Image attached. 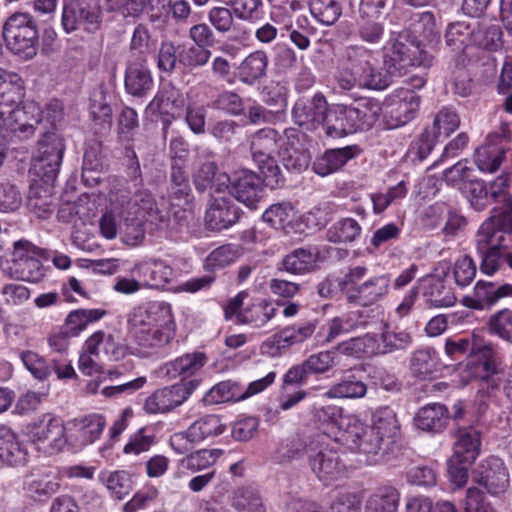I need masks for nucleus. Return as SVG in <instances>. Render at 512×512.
Masks as SVG:
<instances>
[{
    "instance_id": "1",
    "label": "nucleus",
    "mask_w": 512,
    "mask_h": 512,
    "mask_svg": "<svg viewBox=\"0 0 512 512\" xmlns=\"http://www.w3.org/2000/svg\"><path fill=\"white\" fill-rule=\"evenodd\" d=\"M420 27H423V34L426 38L438 35L433 14L421 13L418 23L414 24V30L400 31L384 47L383 64L389 72L401 76L411 68L428 69L434 64V56L425 50L422 42L415 35L416 32H419Z\"/></svg>"
},
{
    "instance_id": "2",
    "label": "nucleus",
    "mask_w": 512,
    "mask_h": 512,
    "mask_svg": "<svg viewBox=\"0 0 512 512\" xmlns=\"http://www.w3.org/2000/svg\"><path fill=\"white\" fill-rule=\"evenodd\" d=\"M382 107L374 98H360L351 105H337L328 110L324 129L329 137L340 138L370 129L381 115Z\"/></svg>"
},
{
    "instance_id": "3",
    "label": "nucleus",
    "mask_w": 512,
    "mask_h": 512,
    "mask_svg": "<svg viewBox=\"0 0 512 512\" xmlns=\"http://www.w3.org/2000/svg\"><path fill=\"white\" fill-rule=\"evenodd\" d=\"M464 372L470 381L478 382L477 397L482 410L486 404L481 398L493 396L501 386L493 344L480 342L474 337Z\"/></svg>"
},
{
    "instance_id": "4",
    "label": "nucleus",
    "mask_w": 512,
    "mask_h": 512,
    "mask_svg": "<svg viewBox=\"0 0 512 512\" xmlns=\"http://www.w3.org/2000/svg\"><path fill=\"white\" fill-rule=\"evenodd\" d=\"M126 210L131 215V225L127 224L125 242L136 245L144 238L141 222L147 221L158 229L169 227L170 217L167 208H160L152 194L146 190L137 191L127 202Z\"/></svg>"
},
{
    "instance_id": "5",
    "label": "nucleus",
    "mask_w": 512,
    "mask_h": 512,
    "mask_svg": "<svg viewBox=\"0 0 512 512\" xmlns=\"http://www.w3.org/2000/svg\"><path fill=\"white\" fill-rule=\"evenodd\" d=\"M282 139L283 134H279L273 128L260 129L251 137L252 158L264 176L265 185L272 189L284 182L281 170L274 159V155L279 153Z\"/></svg>"
},
{
    "instance_id": "6",
    "label": "nucleus",
    "mask_w": 512,
    "mask_h": 512,
    "mask_svg": "<svg viewBox=\"0 0 512 512\" xmlns=\"http://www.w3.org/2000/svg\"><path fill=\"white\" fill-rule=\"evenodd\" d=\"M7 48L23 59H31L37 53L38 30L28 13L11 15L3 26Z\"/></svg>"
},
{
    "instance_id": "7",
    "label": "nucleus",
    "mask_w": 512,
    "mask_h": 512,
    "mask_svg": "<svg viewBox=\"0 0 512 512\" xmlns=\"http://www.w3.org/2000/svg\"><path fill=\"white\" fill-rule=\"evenodd\" d=\"M197 385V381L179 382L154 391L144 403L148 414H164L182 405Z\"/></svg>"
},
{
    "instance_id": "8",
    "label": "nucleus",
    "mask_w": 512,
    "mask_h": 512,
    "mask_svg": "<svg viewBox=\"0 0 512 512\" xmlns=\"http://www.w3.org/2000/svg\"><path fill=\"white\" fill-rule=\"evenodd\" d=\"M101 11L98 6H91L85 0H65L62 8V27L67 33L76 31L81 26L88 32L99 29Z\"/></svg>"
},
{
    "instance_id": "9",
    "label": "nucleus",
    "mask_w": 512,
    "mask_h": 512,
    "mask_svg": "<svg viewBox=\"0 0 512 512\" xmlns=\"http://www.w3.org/2000/svg\"><path fill=\"white\" fill-rule=\"evenodd\" d=\"M27 436L34 444L47 443L50 453L62 451L67 444L63 421L50 414H45L39 421L28 425Z\"/></svg>"
},
{
    "instance_id": "10",
    "label": "nucleus",
    "mask_w": 512,
    "mask_h": 512,
    "mask_svg": "<svg viewBox=\"0 0 512 512\" xmlns=\"http://www.w3.org/2000/svg\"><path fill=\"white\" fill-rule=\"evenodd\" d=\"M172 317L170 305L165 302L153 301L135 307L128 317L129 334L133 336L165 322H172Z\"/></svg>"
},
{
    "instance_id": "11",
    "label": "nucleus",
    "mask_w": 512,
    "mask_h": 512,
    "mask_svg": "<svg viewBox=\"0 0 512 512\" xmlns=\"http://www.w3.org/2000/svg\"><path fill=\"white\" fill-rule=\"evenodd\" d=\"M502 234H512V200L493 207L490 217L476 232L475 246H486L501 239Z\"/></svg>"
},
{
    "instance_id": "12",
    "label": "nucleus",
    "mask_w": 512,
    "mask_h": 512,
    "mask_svg": "<svg viewBox=\"0 0 512 512\" xmlns=\"http://www.w3.org/2000/svg\"><path fill=\"white\" fill-rule=\"evenodd\" d=\"M215 194L211 193L205 213V223L210 230L221 231L239 221L241 209L230 195Z\"/></svg>"
},
{
    "instance_id": "13",
    "label": "nucleus",
    "mask_w": 512,
    "mask_h": 512,
    "mask_svg": "<svg viewBox=\"0 0 512 512\" xmlns=\"http://www.w3.org/2000/svg\"><path fill=\"white\" fill-rule=\"evenodd\" d=\"M305 135L295 128L285 129L279 156L283 166L288 171L300 173L307 169L310 163V153L304 147Z\"/></svg>"
},
{
    "instance_id": "14",
    "label": "nucleus",
    "mask_w": 512,
    "mask_h": 512,
    "mask_svg": "<svg viewBox=\"0 0 512 512\" xmlns=\"http://www.w3.org/2000/svg\"><path fill=\"white\" fill-rule=\"evenodd\" d=\"M229 193L239 202L250 209H256L263 197L264 177H259L255 172L242 169L233 175L230 180Z\"/></svg>"
},
{
    "instance_id": "15",
    "label": "nucleus",
    "mask_w": 512,
    "mask_h": 512,
    "mask_svg": "<svg viewBox=\"0 0 512 512\" xmlns=\"http://www.w3.org/2000/svg\"><path fill=\"white\" fill-rule=\"evenodd\" d=\"M329 106L326 98L321 93H316L312 98L298 99L292 109V117L296 124L307 130H315L325 125Z\"/></svg>"
},
{
    "instance_id": "16",
    "label": "nucleus",
    "mask_w": 512,
    "mask_h": 512,
    "mask_svg": "<svg viewBox=\"0 0 512 512\" xmlns=\"http://www.w3.org/2000/svg\"><path fill=\"white\" fill-rule=\"evenodd\" d=\"M307 455L312 471L321 481L335 480L344 471V465L338 452L327 446L314 444L308 448Z\"/></svg>"
},
{
    "instance_id": "17",
    "label": "nucleus",
    "mask_w": 512,
    "mask_h": 512,
    "mask_svg": "<svg viewBox=\"0 0 512 512\" xmlns=\"http://www.w3.org/2000/svg\"><path fill=\"white\" fill-rule=\"evenodd\" d=\"M474 481L491 495L504 493L509 486V474L504 462L495 456L482 461L475 471Z\"/></svg>"
},
{
    "instance_id": "18",
    "label": "nucleus",
    "mask_w": 512,
    "mask_h": 512,
    "mask_svg": "<svg viewBox=\"0 0 512 512\" xmlns=\"http://www.w3.org/2000/svg\"><path fill=\"white\" fill-rule=\"evenodd\" d=\"M501 239L495 240L486 246H476L481 257L480 269L487 275H492L500 268L501 261L512 269V234H502Z\"/></svg>"
},
{
    "instance_id": "19",
    "label": "nucleus",
    "mask_w": 512,
    "mask_h": 512,
    "mask_svg": "<svg viewBox=\"0 0 512 512\" xmlns=\"http://www.w3.org/2000/svg\"><path fill=\"white\" fill-rule=\"evenodd\" d=\"M5 131L12 133H24L25 136L32 135L35 126L41 121V111L34 102H27L23 105L12 107L5 104Z\"/></svg>"
},
{
    "instance_id": "20",
    "label": "nucleus",
    "mask_w": 512,
    "mask_h": 512,
    "mask_svg": "<svg viewBox=\"0 0 512 512\" xmlns=\"http://www.w3.org/2000/svg\"><path fill=\"white\" fill-rule=\"evenodd\" d=\"M512 298V284L479 280L473 290V295L465 297L467 307L483 310L490 309L500 300Z\"/></svg>"
},
{
    "instance_id": "21",
    "label": "nucleus",
    "mask_w": 512,
    "mask_h": 512,
    "mask_svg": "<svg viewBox=\"0 0 512 512\" xmlns=\"http://www.w3.org/2000/svg\"><path fill=\"white\" fill-rule=\"evenodd\" d=\"M449 268L441 266L424 279V296L434 307H450L455 304L456 297L448 284Z\"/></svg>"
},
{
    "instance_id": "22",
    "label": "nucleus",
    "mask_w": 512,
    "mask_h": 512,
    "mask_svg": "<svg viewBox=\"0 0 512 512\" xmlns=\"http://www.w3.org/2000/svg\"><path fill=\"white\" fill-rule=\"evenodd\" d=\"M354 450L367 455L371 464L388 461L397 452L398 445H387L379 431L366 426Z\"/></svg>"
},
{
    "instance_id": "23",
    "label": "nucleus",
    "mask_w": 512,
    "mask_h": 512,
    "mask_svg": "<svg viewBox=\"0 0 512 512\" xmlns=\"http://www.w3.org/2000/svg\"><path fill=\"white\" fill-rule=\"evenodd\" d=\"M192 178L196 189L204 192L208 188L212 193L222 194L229 188L230 177L220 173L215 161H204L194 168Z\"/></svg>"
},
{
    "instance_id": "24",
    "label": "nucleus",
    "mask_w": 512,
    "mask_h": 512,
    "mask_svg": "<svg viewBox=\"0 0 512 512\" xmlns=\"http://www.w3.org/2000/svg\"><path fill=\"white\" fill-rule=\"evenodd\" d=\"M125 90L133 97H145L154 86L151 71L144 61L130 62L125 71Z\"/></svg>"
},
{
    "instance_id": "25",
    "label": "nucleus",
    "mask_w": 512,
    "mask_h": 512,
    "mask_svg": "<svg viewBox=\"0 0 512 512\" xmlns=\"http://www.w3.org/2000/svg\"><path fill=\"white\" fill-rule=\"evenodd\" d=\"M288 512H360V499L353 493H341L333 500L329 511L315 502L298 499L289 503Z\"/></svg>"
},
{
    "instance_id": "26",
    "label": "nucleus",
    "mask_w": 512,
    "mask_h": 512,
    "mask_svg": "<svg viewBox=\"0 0 512 512\" xmlns=\"http://www.w3.org/2000/svg\"><path fill=\"white\" fill-rule=\"evenodd\" d=\"M390 278L388 275H378L354 288V293L348 294V300L361 305H371L383 298L389 291Z\"/></svg>"
},
{
    "instance_id": "27",
    "label": "nucleus",
    "mask_w": 512,
    "mask_h": 512,
    "mask_svg": "<svg viewBox=\"0 0 512 512\" xmlns=\"http://www.w3.org/2000/svg\"><path fill=\"white\" fill-rule=\"evenodd\" d=\"M359 152L360 149L357 146H346L328 150L314 161L313 170L320 176L329 175L342 168Z\"/></svg>"
},
{
    "instance_id": "28",
    "label": "nucleus",
    "mask_w": 512,
    "mask_h": 512,
    "mask_svg": "<svg viewBox=\"0 0 512 512\" xmlns=\"http://www.w3.org/2000/svg\"><path fill=\"white\" fill-rule=\"evenodd\" d=\"M133 273L143 277L146 284L159 287L172 280L174 270L163 260L148 259L136 264L133 268Z\"/></svg>"
},
{
    "instance_id": "29",
    "label": "nucleus",
    "mask_w": 512,
    "mask_h": 512,
    "mask_svg": "<svg viewBox=\"0 0 512 512\" xmlns=\"http://www.w3.org/2000/svg\"><path fill=\"white\" fill-rule=\"evenodd\" d=\"M449 418L445 405L431 403L419 409L415 416V424L423 431L439 433L446 428Z\"/></svg>"
},
{
    "instance_id": "30",
    "label": "nucleus",
    "mask_w": 512,
    "mask_h": 512,
    "mask_svg": "<svg viewBox=\"0 0 512 512\" xmlns=\"http://www.w3.org/2000/svg\"><path fill=\"white\" fill-rule=\"evenodd\" d=\"M481 432L475 427H460L457 441L454 444V456L464 459L466 463H474L480 454Z\"/></svg>"
},
{
    "instance_id": "31",
    "label": "nucleus",
    "mask_w": 512,
    "mask_h": 512,
    "mask_svg": "<svg viewBox=\"0 0 512 512\" xmlns=\"http://www.w3.org/2000/svg\"><path fill=\"white\" fill-rule=\"evenodd\" d=\"M26 462L27 452L18 442L15 433L6 426H0V463L19 466Z\"/></svg>"
},
{
    "instance_id": "32",
    "label": "nucleus",
    "mask_w": 512,
    "mask_h": 512,
    "mask_svg": "<svg viewBox=\"0 0 512 512\" xmlns=\"http://www.w3.org/2000/svg\"><path fill=\"white\" fill-rule=\"evenodd\" d=\"M60 478L56 472L33 473L25 480V490L34 499H42L55 494L60 488Z\"/></svg>"
},
{
    "instance_id": "33",
    "label": "nucleus",
    "mask_w": 512,
    "mask_h": 512,
    "mask_svg": "<svg viewBox=\"0 0 512 512\" xmlns=\"http://www.w3.org/2000/svg\"><path fill=\"white\" fill-rule=\"evenodd\" d=\"M268 56L262 50H256L246 56L238 66V78L246 85H254L266 75Z\"/></svg>"
},
{
    "instance_id": "34",
    "label": "nucleus",
    "mask_w": 512,
    "mask_h": 512,
    "mask_svg": "<svg viewBox=\"0 0 512 512\" xmlns=\"http://www.w3.org/2000/svg\"><path fill=\"white\" fill-rule=\"evenodd\" d=\"M207 362V356L202 352L185 354L165 364L164 371L170 378L178 376L189 377L199 371Z\"/></svg>"
},
{
    "instance_id": "35",
    "label": "nucleus",
    "mask_w": 512,
    "mask_h": 512,
    "mask_svg": "<svg viewBox=\"0 0 512 512\" xmlns=\"http://www.w3.org/2000/svg\"><path fill=\"white\" fill-rule=\"evenodd\" d=\"M276 311L277 309L271 302L258 300L238 313V322L251 325L254 328H261L275 316Z\"/></svg>"
},
{
    "instance_id": "36",
    "label": "nucleus",
    "mask_w": 512,
    "mask_h": 512,
    "mask_svg": "<svg viewBox=\"0 0 512 512\" xmlns=\"http://www.w3.org/2000/svg\"><path fill=\"white\" fill-rule=\"evenodd\" d=\"M372 429L385 437L387 445H398L399 424L395 412L390 407H380L372 415Z\"/></svg>"
},
{
    "instance_id": "37",
    "label": "nucleus",
    "mask_w": 512,
    "mask_h": 512,
    "mask_svg": "<svg viewBox=\"0 0 512 512\" xmlns=\"http://www.w3.org/2000/svg\"><path fill=\"white\" fill-rule=\"evenodd\" d=\"M231 506L237 512H266L262 496L252 486H241L232 493Z\"/></svg>"
},
{
    "instance_id": "38",
    "label": "nucleus",
    "mask_w": 512,
    "mask_h": 512,
    "mask_svg": "<svg viewBox=\"0 0 512 512\" xmlns=\"http://www.w3.org/2000/svg\"><path fill=\"white\" fill-rule=\"evenodd\" d=\"M226 429V425L222 423L221 417L215 414H207L188 427V435L197 443L204 441L210 437L221 435Z\"/></svg>"
},
{
    "instance_id": "39",
    "label": "nucleus",
    "mask_w": 512,
    "mask_h": 512,
    "mask_svg": "<svg viewBox=\"0 0 512 512\" xmlns=\"http://www.w3.org/2000/svg\"><path fill=\"white\" fill-rule=\"evenodd\" d=\"M410 370L419 379L432 378L438 372L436 352L431 348L416 350L411 356Z\"/></svg>"
},
{
    "instance_id": "40",
    "label": "nucleus",
    "mask_w": 512,
    "mask_h": 512,
    "mask_svg": "<svg viewBox=\"0 0 512 512\" xmlns=\"http://www.w3.org/2000/svg\"><path fill=\"white\" fill-rule=\"evenodd\" d=\"M366 426L357 417L345 415L334 432L335 441L354 450Z\"/></svg>"
},
{
    "instance_id": "41",
    "label": "nucleus",
    "mask_w": 512,
    "mask_h": 512,
    "mask_svg": "<svg viewBox=\"0 0 512 512\" xmlns=\"http://www.w3.org/2000/svg\"><path fill=\"white\" fill-rule=\"evenodd\" d=\"M174 321L165 322L163 325L145 330L142 333L131 336L138 345L144 348H158L167 345L174 337Z\"/></svg>"
},
{
    "instance_id": "42",
    "label": "nucleus",
    "mask_w": 512,
    "mask_h": 512,
    "mask_svg": "<svg viewBox=\"0 0 512 512\" xmlns=\"http://www.w3.org/2000/svg\"><path fill=\"white\" fill-rule=\"evenodd\" d=\"M398 101L391 111L397 120V125H404L412 120L420 106V97L410 89L400 88Z\"/></svg>"
},
{
    "instance_id": "43",
    "label": "nucleus",
    "mask_w": 512,
    "mask_h": 512,
    "mask_svg": "<svg viewBox=\"0 0 512 512\" xmlns=\"http://www.w3.org/2000/svg\"><path fill=\"white\" fill-rule=\"evenodd\" d=\"M316 324L307 321L302 324L288 326L274 335V344L278 348H286L306 341L315 332Z\"/></svg>"
},
{
    "instance_id": "44",
    "label": "nucleus",
    "mask_w": 512,
    "mask_h": 512,
    "mask_svg": "<svg viewBox=\"0 0 512 512\" xmlns=\"http://www.w3.org/2000/svg\"><path fill=\"white\" fill-rule=\"evenodd\" d=\"M400 494L392 486L380 487L366 503V512H397Z\"/></svg>"
},
{
    "instance_id": "45",
    "label": "nucleus",
    "mask_w": 512,
    "mask_h": 512,
    "mask_svg": "<svg viewBox=\"0 0 512 512\" xmlns=\"http://www.w3.org/2000/svg\"><path fill=\"white\" fill-rule=\"evenodd\" d=\"M505 149L496 144L483 145L476 149L474 161L482 172L493 173L497 171L505 158Z\"/></svg>"
},
{
    "instance_id": "46",
    "label": "nucleus",
    "mask_w": 512,
    "mask_h": 512,
    "mask_svg": "<svg viewBox=\"0 0 512 512\" xmlns=\"http://www.w3.org/2000/svg\"><path fill=\"white\" fill-rule=\"evenodd\" d=\"M89 112L91 119L97 124L110 127L112 124V108L106 91L99 87L90 95Z\"/></svg>"
},
{
    "instance_id": "47",
    "label": "nucleus",
    "mask_w": 512,
    "mask_h": 512,
    "mask_svg": "<svg viewBox=\"0 0 512 512\" xmlns=\"http://www.w3.org/2000/svg\"><path fill=\"white\" fill-rule=\"evenodd\" d=\"M367 393V385L357 379L354 375L348 374L343 379L330 387L326 392L328 398H363Z\"/></svg>"
},
{
    "instance_id": "48",
    "label": "nucleus",
    "mask_w": 512,
    "mask_h": 512,
    "mask_svg": "<svg viewBox=\"0 0 512 512\" xmlns=\"http://www.w3.org/2000/svg\"><path fill=\"white\" fill-rule=\"evenodd\" d=\"M316 263V255L310 249L298 248L282 260V269L292 274L310 272Z\"/></svg>"
},
{
    "instance_id": "49",
    "label": "nucleus",
    "mask_w": 512,
    "mask_h": 512,
    "mask_svg": "<svg viewBox=\"0 0 512 512\" xmlns=\"http://www.w3.org/2000/svg\"><path fill=\"white\" fill-rule=\"evenodd\" d=\"M382 348L378 347L380 353H391L397 350H405L412 343V336L407 331L392 327L384 323L381 333Z\"/></svg>"
},
{
    "instance_id": "50",
    "label": "nucleus",
    "mask_w": 512,
    "mask_h": 512,
    "mask_svg": "<svg viewBox=\"0 0 512 512\" xmlns=\"http://www.w3.org/2000/svg\"><path fill=\"white\" fill-rule=\"evenodd\" d=\"M472 45L490 51H497L503 45L502 31L497 25L474 23Z\"/></svg>"
},
{
    "instance_id": "51",
    "label": "nucleus",
    "mask_w": 512,
    "mask_h": 512,
    "mask_svg": "<svg viewBox=\"0 0 512 512\" xmlns=\"http://www.w3.org/2000/svg\"><path fill=\"white\" fill-rule=\"evenodd\" d=\"M295 216L296 212L290 202H280L267 208L262 219L274 229L285 230L292 224Z\"/></svg>"
},
{
    "instance_id": "52",
    "label": "nucleus",
    "mask_w": 512,
    "mask_h": 512,
    "mask_svg": "<svg viewBox=\"0 0 512 512\" xmlns=\"http://www.w3.org/2000/svg\"><path fill=\"white\" fill-rule=\"evenodd\" d=\"M241 386L234 381H222L214 385L203 397L207 405H214L229 401H241Z\"/></svg>"
},
{
    "instance_id": "53",
    "label": "nucleus",
    "mask_w": 512,
    "mask_h": 512,
    "mask_svg": "<svg viewBox=\"0 0 512 512\" xmlns=\"http://www.w3.org/2000/svg\"><path fill=\"white\" fill-rule=\"evenodd\" d=\"M345 64L360 77L371 65L377 64V56L373 50L364 46H349L345 52Z\"/></svg>"
},
{
    "instance_id": "54",
    "label": "nucleus",
    "mask_w": 512,
    "mask_h": 512,
    "mask_svg": "<svg viewBox=\"0 0 512 512\" xmlns=\"http://www.w3.org/2000/svg\"><path fill=\"white\" fill-rule=\"evenodd\" d=\"M63 156L36 153L33 156L32 170L45 183H52L56 179Z\"/></svg>"
},
{
    "instance_id": "55",
    "label": "nucleus",
    "mask_w": 512,
    "mask_h": 512,
    "mask_svg": "<svg viewBox=\"0 0 512 512\" xmlns=\"http://www.w3.org/2000/svg\"><path fill=\"white\" fill-rule=\"evenodd\" d=\"M360 234V224L353 218H344L327 230L326 239L333 243H347L355 241Z\"/></svg>"
},
{
    "instance_id": "56",
    "label": "nucleus",
    "mask_w": 512,
    "mask_h": 512,
    "mask_svg": "<svg viewBox=\"0 0 512 512\" xmlns=\"http://www.w3.org/2000/svg\"><path fill=\"white\" fill-rule=\"evenodd\" d=\"M169 191L170 194L177 199H183L189 196L191 187L186 171L185 160L172 159Z\"/></svg>"
},
{
    "instance_id": "57",
    "label": "nucleus",
    "mask_w": 512,
    "mask_h": 512,
    "mask_svg": "<svg viewBox=\"0 0 512 512\" xmlns=\"http://www.w3.org/2000/svg\"><path fill=\"white\" fill-rule=\"evenodd\" d=\"M314 442L307 444L305 440L298 436L287 438L277 446L274 459L278 463H288L300 458L304 453L307 454L308 448L312 447Z\"/></svg>"
},
{
    "instance_id": "58",
    "label": "nucleus",
    "mask_w": 512,
    "mask_h": 512,
    "mask_svg": "<svg viewBox=\"0 0 512 512\" xmlns=\"http://www.w3.org/2000/svg\"><path fill=\"white\" fill-rule=\"evenodd\" d=\"M474 23L459 21L451 23L445 34L446 43L453 50H462L464 47L472 45Z\"/></svg>"
},
{
    "instance_id": "59",
    "label": "nucleus",
    "mask_w": 512,
    "mask_h": 512,
    "mask_svg": "<svg viewBox=\"0 0 512 512\" xmlns=\"http://www.w3.org/2000/svg\"><path fill=\"white\" fill-rule=\"evenodd\" d=\"M97 344H102V351L108 359L119 361L124 358L127 348L118 343L112 334H106L103 331H97L88 338V347L92 351Z\"/></svg>"
},
{
    "instance_id": "60",
    "label": "nucleus",
    "mask_w": 512,
    "mask_h": 512,
    "mask_svg": "<svg viewBox=\"0 0 512 512\" xmlns=\"http://www.w3.org/2000/svg\"><path fill=\"white\" fill-rule=\"evenodd\" d=\"M180 65L187 70H194L205 66L210 58V49L195 44H180Z\"/></svg>"
},
{
    "instance_id": "61",
    "label": "nucleus",
    "mask_w": 512,
    "mask_h": 512,
    "mask_svg": "<svg viewBox=\"0 0 512 512\" xmlns=\"http://www.w3.org/2000/svg\"><path fill=\"white\" fill-rule=\"evenodd\" d=\"M105 311L101 309H78L67 316L65 327L71 336L78 335L89 323L101 319Z\"/></svg>"
},
{
    "instance_id": "62",
    "label": "nucleus",
    "mask_w": 512,
    "mask_h": 512,
    "mask_svg": "<svg viewBox=\"0 0 512 512\" xmlns=\"http://www.w3.org/2000/svg\"><path fill=\"white\" fill-rule=\"evenodd\" d=\"M43 257L30 259L27 262H19L9 266V274L18 280L37 283L45 276V270L41 263Z\"/></svg>"
},
{
    "instance_id": "63",
    "label": "nucleus",
    "mask_w": 512,
    "mask_h": 512,
    "mask_svg": "<svg viewBox=\"0 0 512 512\" xmlns=\"http://www.w3.org/2000/svg\"><path fill=\"white\" fill-rule=\"evenodd\" d=\"M311 14L322 24L333 25L341 16L342 8L336 0H310Z\"/></svg>"
},
{
    "instance_id": "64",
    "label": "nucleus",
    "mask_w": 512,
    "mask_h": 512,
    "mask_svg": "<svg viewBox=\"0 0 512 512\" xmlns=\"http://www.w3.org/2000/svg\"><path fill=\"white\" fill-rule=\"evenodd\" d=\"M436 133L426 127L424 131L414 139L407 151V158L412 162L424 160L433 150L436 143Z\"/></svg>"
}]
</instances>
